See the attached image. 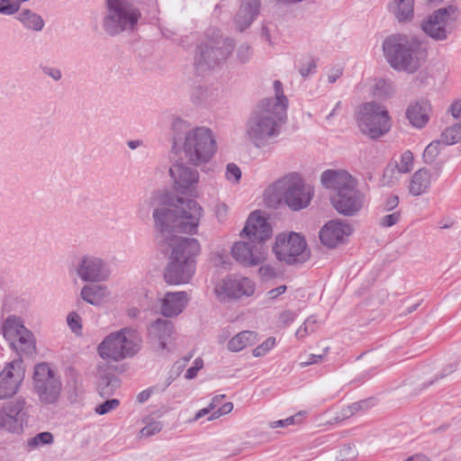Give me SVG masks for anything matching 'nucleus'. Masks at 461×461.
Returning <instances> with one entry per match:
<instances>
[{
	"instance_id": "1",
	"label": "nucleus",
	"mask_w": 461,
	"mask_h": 461,
	"mask_svg": "<svg viewBox=\"0 0 461 461\" xmlns=\"http://www.w3.org/2000/svg\"><path fill=\"white\" fill-rule=\"evenodd\" d=\"M202 213L203 208L196 201L184 198L153 211L156 230L172 247L164 272V279L169 285L186 284L194 275V258L200 252V244L194 238L176 237L175 233H195Z\"/></svg>"
},
{
	"instance_id": "2",
	"label": "nucleus",
	"mask_w": 461,
	"mask_h": 461,
	"mask_svg": "<svg viewBox=\"0 0 461 461\" xmlns=\"http://www.w3.org/2000/svg\"><path fill=\"white\" fill-rule=\"evenodd\" d=\"M275 97L263 99L252 111L246 122V135L258 149L266 147L269 140L279 134V122L286 116L288 100L284 95L283 84L273 83Z\"/></svg>"
},
{
	"instance_id": "3",
	"label": "nucleus",
	"mask_w": 461,
	"mask_h": 461,
	"mask_svg": "<svg viewBox=\"0 0 461 461\" xmlns=\"http://www.w3.org/2000/svg\"><path fill=\"white\" fill-rule=\"evenodd\" d=\"M171 150L183 153L186 162L194 167L207 164L217 151L212 131L207 127L190 129L187 121L174 116L170 123Z\"/></svg>"
},
{
	"instance_id": "4",
	"label": "nucleus",
	"mask_w": 461,
	"mask_h": 461,
	"mask_svg": "<svg viewBox=\"0 0 461 461\" xmlns=\"http://www.w3.org/2000/svg\"><path fill=\"white\" fill-rule=\"evenodd\" d=\"M383 52L388 64L397 71L415 73L426 57L421 42L406 34H392L383 41Z\"/></svg>"
},
{
	"instance_id": "5",
	"label": "nucleus",
	"mask_w": 461,
	"mask_h": 461,
	"mask_svg": "<svg viewBox=\"0 0 461 461\" xmlns=\"http://www.w3.org/2000/svg\"><path fill=\"white\" fill-rule=\"evenodd\" d=\"M312 195V188L304 184L301 176L291 173L266 188L264 201L268 207L276 208L284 200L293 211H299L310 204Z\"/></svg>"
},
{
	"instance_id": "6",
	"label": "nucleus",
	"mask_w": 461,
	"mask_h": 461,
	"mask_svg": "<svg viewBox=\"0 0 461 461\" xmlns=\"http://www.w3.org/2000/svg\"><path fill=\"white\" fill-rule=\"evenodd\" d=\"M234 50L230 38H222L219 30L209 29L205 41L198 47L194 66L199 72L213 69L224 63Z\"/></svg>"
},
{
	"instance_id": "7",
	"label": "nucleus",
	"mask_w": 461,
	"mask_h": 461,
	"mask_svg": "<svg viewBox=\"0 0 461 461\" xmlns=\"http://www.w3.org/2000/svg\"><path fill=\"white\" fill-rule=\"evenodd\" d=\"M103 29L110 36L133 32L140 18V11L128 0H105Z\"/></svg>"
},
{
	"instance_id": "8",
	"label": "nucleus",
	"mask_w": 461,
	"mask_h": 461,
	"mask_svg": "<svg viewBox=\"0 0 461 461\" xmlns=\"http://www.w3.org/2000/svg\"><path fill=\"white\" fill-rule=\"evenodd\" d=\"M141 338L136 330L124 328L109 334L98 346L104 359L120 361L134 356L140 349Z\"/></svg>"
},
{
	"instance_id": "9",
	"label": "nucleus",
	"mask_w": 461,
	"mask_h": 461,
	"mask_svg": "<svg viewBox=\"0 0 461 461\" xmlns=\"http://www.w3.org/2000/svg\"><path fill=\"white\" fill-rule=\"evenodd\" d=\"M357 122L361 132L374 140L386 134L392 127L386 107L376 102H367L360 105Z\"/></svg>"
},
{
	"instance_id": "10",
	"label": "nucleus",
	"mask_w": 461,
	"mask_h": 461,
	"mask_svg": "<svg viewBox=\"0 0 461 461\" xmlns=\"http://www.w3.org/2000/svg\"><path fill=\"white\" fill-rule=\"evenodd\" d=\"M62 387L60 375L48 363H40L34 366L32 389L41 404L57 403L60 398Z\"/></svg>"
},
{
	"instance_id": "11",
	"label": "nucleus",
	"mask_w": 461,
	"mask_h": 461,
	"mask_svg": "<svg viewBox=\"0 0 461 461\" xmlns=\"http://www.w3.org/2000/svg\"><path fill=\"white\" fill-rule=\"evenodd\" d=\"M304 238L299 233H282L276 238L273 251L279 261L288 265L304 262L309 254Z\"/></svg>"
},
{
	"instance_id": "12",
	"label": "nucleus",
	"mask_w": 461,
	"mask_h": 461,
	"mask_svg": "<svg viewBox=\"0 0 461 461\" xmlns=\"http://www.w3.org/2000/svg\"><path fill=\"white\" fill-rule=\"evenodd\" d=\"M1 330L4 337L21 357L32 356L36 352L33 334L24 327L20 319H5Z\"/></svg>"
},
{
	"instance_id": "13",
	"label": "nucleus",
	"mask_w": 461,
	"mask_h": 461,
	"mask_svg": "<svg viewBox=\"0 0 461 461\" xmlns=\"http://www.w3.org/2000/svg\"><path fill=\"white\" fill-rule=\"evenodd\" d=\"M75 271L82 281L92 283L107 281L112 274L110 265L94 255L81 257L75 266Z\"/></svg>"
},
{
	"instance_id": "14",
	"label": "nucleus",
	"mask_w": 461,
	"mask_h": 461,
	"mask_svg": "<svg viewBox=\"0 0 461 461\" xmlns=\"http://www.w3.org/2000/svg\"><path fill=\"white\" fill-rule=\"evenodd\" d=\"M26 418L25 400L22 397L15 398L0 408V429L10 432H20Z\"/></svg>"
},
{
	"instance_id": "15",
	"label": "nucleus",
	"mask_w": 461,
	"mask_h": 461,
	"mask_svg": "<svg viewBox=\"0 0 461 461\" xmlns=\"http://www.w3.org/2000/svg\"><path fill=\"white\" fill-rule=\"evenodd\" d=\"M174 189L182 194H193L199 183L200 175L197 169L183 161L175 162L169 168Z\"/></svg>"
},
{
	"instance_id": "16",
	"label": "nucleus",
	"mask_w": 461,
	"mask_h": 461,
	"mask_svg": "<svg viewBox=\"0 0 461 461\" xmlns=\"http://www.w3.org/2000/svg\"><path fill=\"white\" fill-rule=\"evenodd\" d=\"M255 292V283L249 277L228 276L221 285L215 287V293L221 301L251 296Z\"/></svg>"
},
{
	"instance_id": "17",
	"label": "nucleus",
	"mask_w": 461,
	"mask_h": 461,
	"mask_svg": "<svg viewBox=\"0 0 461 461\" xmlns=\"http://www.w3.org/2000/svg\"><path fill=\"white\" fill-rule=\"evenodd\" d=\"M330 202L339 214L354 216L363 208L365 195L357 188V185H353L339 194H332Z\"/></svg>"
},
{
	"instance_id": "18",
	"label": "nucleus",
	"mask_w": 461,
	"mask_h": 461,
	"mask_svg": "<svg viewBox=\"0 0 461 461\" xmlns=\"http://www.w3.org/2000/svg\"><path fill=\"white\" fill-rule=\"evenodd\" d=\"M454 13L455 8L452 6L438 9L421 23L422 31L436 41L446 40L450 33L447 27Z\"/></svg>"
},
{
	"instance_id": "19",
	"label": "nucleus",
	"mask_w": 461,
	"mask_h": 461,
	"mask_svg": "<svg viewBox=\"0 0 461 461\" xmlns=\"http://www.w3.org/2000/svg\"><path fill=\"white\" fill-rule=\"evenodd\" d=\"M24 378V367L21 358L6 364L0 373V399L11 397L17 393Z\"/></svg>"
},
{
	"instance_id": "20",
	"label": "nucleus",
	"mask_w": 461,
	"mask_h": 461,
	"mask_svg": "<svg viewBox=\"0 0 461 461\" xmlns=\"http://www.w3.org/2000/svg\"><path fill=\"white\" fill-rule=\"evenodd\" d=\"M231 255L237 262L245 267L262 264L267 258V250L263 244L249 241L235 242L231 248Z\"/></svg>"
},
{
	"instance_id": "21",
	"label": "nucleus",
	"mask_w": 461,
	"mask_h": 461,
	"mask_svg": "<svg viewBox=\"0 0 461 461\" xmlns=\"http://www.w3.org/2000/svg\"><path fill=\"white\" fill-rule=\"evenodd\" d=\"M352 232L353 228L349 223L342 220H331L321 227L319 238L325 247L334 249L343 244Z\"/></svg>"
},
{
	"instance_id": "22",
	"label": "nucleus",
	"mask_w": 461,
	"mask_h": 461,
	"mask_svg": "<svg viewBox=\"0 0 461 461\" xmlns=\"http://www.w3.org/2000/svg\"><path fill=\"white\" fill-rule=\"evenodd\" d=\"M245 233L247 237L259 244L268 240L272 235V228L265 217L258 211L253 212L249 216L246 225L241 231V235Z\"/></svg>"
},
{
	"instance_id": "23",
	"label": "nucleus",
	"mask_w": 461,
	"mask_h": 461,
	"mask_svg": "<svg viewBox=\"0 0 461 461\" xmlns=\"http://www.w3.org/2000/svg\"><path fill=\"white\" fill-rule=\"evenodd\" d=\"M321 182L326 189L331 190L332 194H339L357 185L356 179L343 169L325 170L321 176Z\"/></svg>"
},
{
	"instance_id": "24",
	"label": "nucleus",
	"mask_w": 461,
	"mask_h": 461,
	"mask_svg": "<svg viewBox=\"0 0 461 461\" xmlns=\"http://www.w3.org/2000/svg\"><path fill=\"white\" fill-rule=\"evenodd\" d=\"M173 335V323L166 319H157L149 328V338L157 350H169L167 346Z\"/></svg>"
},
{
	"instance_id": "25",
	"label": "nucleus",
	"mask_w": 461,
	"mask_h": 461,
	"mask_svg": "<svg viewBox=\"0 0 461 461\" xmlns=\"http://www.w3.org/2000/svg\"><path fill=\"white\" fill-rule=\"evenodd\" d=\"M158 303L151 296L150 293L146 289H140L134 295L131 306L127 310L128 317H148L149 315L157 314Z\"/></svg>"
},
{
	"instance_id": "26",
	"label": "nucleus",
	"mask_w": 461,
	"mask_h": 461,
	"mask_svg": "<svg viewBox=\"0 0 461 461\" xmlns=\"http://www.w3.org/2000/svg\"><path fill=\"white\" fill-rule=\"evenodd\" d=\"M189 296L186 292H167L159 300L160 313L163 317H177L187 305Z\"/></svg>"
},
{
	"instance_id": "27",
	"label": "nucleus",
	"mask_w": 461,
	"mask_h": 461,
	"mask_svg": "<svg viewBox=\"0 0 461 461\" xmlns=\"http://www.w3.org/2000/svg\"><path fill=\"white\" fill-rule=\"evenodd\" d=\"M260 0H241L235 23L240 32L245 31L259 14Z\"/></svg>"
},
{
	"instance_id": "28",
	"label": "nucleus",
	"mask_w": 461,
	"mask_h": 461,
	"mask_svg": "<svg viewBox=\"0 0 461 461\" xmlns=\"http://www.w3.org/2000/svg\"><path fill=\"white\" fill-rule=\"evenodd\" d=\"M438 177V173L432 174L429 168L418 169L411 176L409 191L412 195L418 196L426 193L431 184Z\"/></svg>"
},
{
	"instance_id": "29",
	"label": "nucleus",
	"mask_w": 461,
	"mask_h": 461,
	"mask_svg": "<svg viewBox=\"0 0 461 461\" xmlns=\"http://www.w3.org/2000/svg\"><path fill=\"white\" fill-rule=\"evenodd\" d=\"M430 104L427 100H420L411 104L406 111V117L415 128L424 127L429 120Z\"/></svg>"
},
{
	"instance_id": "30",
	"label": "nucleus",
	"mask_w": 461,
	"mask_h": 461,
	"mask_svg": "<svg viewBox=\"0 0 461 461\" xmlns=\"http://www.w3.org/2000/svg\"><path fill=\"white\" fill-rule=\"evenodd\" d=\"M30 303L27 295H8L3 302V315H7L6 317H19L26 313Z\"/></svg>"
},
{
	"instance_id": "31",
	"label": "nucleus",
	"mask_w": 461,
	"mask_h": 461,
	"mask_svg": "<svg viewBox=\"0 0 461 461\" xmlns=\"http://www.w3.org/2000/svg\"><path fill=\"white\" fill-rule=\"evenodd\" d=\"M80 295L87 303L98 305L110 295V292L104 285H86L82 287Z\"/></svg>"
},
{
	"instance_id": "32",
	"label": "nucleus",
	"mask_w": 461,
	"mask_h": 461,
	"mask_svg": "<svg viewBox=\"0 0 461 461\" xmlns=\"http://www.w3.org/2000/svg\"><path fill=\"white\" fill-rule=\"evenodd\" d=\"M24 29L33 32H41L45 26L43 18L31 9H23L15 16Z\"/></svg>"
},
{
	"instance_id": "33",
	"label": "nucleus",
	"mask_w": 461,
	"mask_h": 461,
	"mask_svg": "<svg viewBox=\"0 0 461 461\" xmlns=\"http://www.w3.org/2000/svg\"><path fill=\"white\" fill-rule=\"evenodd\" d=\"M98 373L100 376L97 384L99 394L104 398L109 397L120 387L121 382L113 373L102 369H99Z\"/></svg>"
},
{
	"instance_id": "34",
	"label": "nucleus",
	"mask_w": 461,
	"mask_h": 461,
	"mask_svg": "<svg viewBox=\"0 0 461 461\" xmlns=\"http://www.w3.org/2000/svg\"><path fill=\"white\" fill-rule=\"evenodd\" d=\"M257 342V333L250 330H243L230 339L227 348L231 352H240L247 347Z\"/></svg>"
},
{
	"instance_id": "35",
	"label": "nucleus",
	"mask_w": 461,
	"mask_h": 461,
	"mask_svg": "<svg viewBox=\"0 0 461 461\" xmlns=\"http://www.w3.org/2000/svg\"><path fill=\"white\" fill-rule=\"evenodd\" d=\"M414 0H394L389 4V9L400 22L411 20L413 16Z\"/></svg>"
},
{
	"instance_id": "36",
	"label": "nucleus",
	"mask_w": 461,
	"mask_h": 461,
	"mask_svg": "<svg viewBox=\"0 0 461 461\" xmlns=\"http://www.w3.org/2000/svg\"><path fill=\"white\" fill-rule=\"evenodd\" d=\"M461 139V123H456L447 128L440 135V142L444 145H453Z\"/></svg>"
},
{
	"instance_id": "37",
	"label": "nucleus",
	"mask_w": 461,
	"mask_h": 461,
	"mask_svg": "<svg viewBox=\"0 0 461 461\" xmlns=\"http://www.w3.org/2000/svg\"><path fill=\"white\" fill-rule=\"evenodd\" d=\"M413 154L411 150L403 151L399 158V160L395 161V168L401 174H406L413 168Z\"/></svg>"
},
{
	"instance_id": "38",
	"label": "nucleus",
	"mask_w": 461,
	"mask_h": 461,
	"mask_svg": "<svg viewBox=\"0 0 461 461\" xmlns=\"http://www.w3.org/2000/svg\"><path fill=\"white\" fill-rule=\"evenodd\" d=\"M441 144L442 143L440 142V140H437L431 141L426 147V149L423 151V159H424L425 163L430 164L436 159V158L439 154Z\"/></svg>"
},
{
	"instance_id": "39",
	"label": "nucleus",
	"mask_w": 461,
	"mask_h": 461,
	"mask_svg": "<svg viewBox=\"0 0 461 461\" xmlns=\"http://www.w3.org/2000/svg\"><path fill=\"white\" fill-rule=\"evenodd\" d=\"M53 442V435L45 431L38 433L33 438L28 439V446L32 448L38 447L42 445L51 444Z\"/></svg>"
},
{
	"instance_id": "40",
	"label": "nucleus",
	"mask_w": 461,
	"mask_h": 461,
	"mask_svg": "<svg viewBox=\"0 0 461 461\" xmlns=\"http://www.w3.org/2000/svg\"><path fill=\"white\" fill-rule=\"evenodd\" d=\"M316 328V321L313 319H305L303 324L297 329L295 336L298 339H303L309 334L314 332Z\"/></svg>"
},
{
	"instance_id": "41",
	"label": "nucleus",
	"mask_w": 461,
	"mask_h": 461,
	"mask_svg": "<svg viewBox=\"0 0 461 461\" xmlns=\"http://www.w3.org/2000/svg\"><path fill=\"white\" fill-rule=\"evenodd\" d=\"M163 425L160 421L153 420L149 422L140 431V438H149L161 431Z\"/></svg>"
},
{
	"instance_id": "42",
	"label": "nucleus",
	"mask_w": 461,
	"mask_h": 461,
	"mask_svg": "<svg viewBox=\"0 0 461 461\" xmlns=\"http://www.w3.org/2000/svg\"><path fill=\"white\" fill-rule=\"evenodd\" d=\"M225 177L229 182L232 184H238L241 177L240 168L234 163L227 164Z\"/></svg>"
},
{
	"instance_id": "43",
	"label": "nucleus",
	"mask_w": 461,
	"mask_h": 461,
	"mask_svg": "<svg viewBox=\"0 0 461 461\" xmlns=\"http://www.w3.org/2000/svg\"><path fill=\"white\" fill-rule=\"evenodd\" d=\"M329 352H330V348L326 347L322 349L321 353H320V354H311L308 357V359L305 361L300 362L299 366L301 367H306L311 365L320 364L322 361H324V359L326 358V356L328 355Z\"/></svg>"
},
{
	"instance_id": "44",
	"label": "nucleus",
	"mask_w": 461,
	"mask_h": 461,
	"mask_svg": "<svg viewBox=\"0 0 461 461\" xmlns=\"http://www.w3.org/2000/svg\"><path fill=\"white\" fill-rule=\"evenodd\" d=\"M276 344V339L274 337L267 338L263 343L253 349V356L256 357L266 355Z\"/></svg>"
},
{
	"instance_id": "45",
	"label": "nucleus",
	"mask_w": 461,
	"mask_h": 461,
	"mask_svg": "<svg viewBox=\"0 0 461 461\" xmlns=\"http://www.w3.org/2000/svg\"><path fill=\"white\" fill-rule=\"evenodd\" d=\"M119 405L120 401L118 399L107 400L103 403L97 405L95 411L97 414L104 415L113 410H116L119 407Z\"/></svg>"
},
{
	"instance_id": "46",
	"label": "nucleus",
	"mask_w": 461,
	"mask_h": 461,
	"mask_svg": "<svg viewBox=\"0 0 461 461\" xmlns=\"http://www.w3.org/2000/svg\"><path fill=\"white\" fill-rule=\"evenodd\" d=\"M401 218V213L395 211L392 213L386 214L379 219V225L384 228H390L395 225Z\"/></svg>"
},
{
	"instance_id": "47",
	"label": "nucleus",
	"mask_w": 461,
	"mask_h": 461,
	"mask_svg": "<svg viewBox=\"0 0 461 461\" xmlns=\"http://www.w3.org/2000/svg\"><path fill=\"white\" fill-rule=\"evenodd\" d=\"M252 56V50L248 44H241L237 50V58L240 63H247Z\"/></svg>"
},
{
	"instance_id": "48",
	"label": "nucleus",
	"mask_w": 461,
	"mask_h": 461,
	"mask_svg": "<svg viewBox=\"0 0 461 461\" xmlns=\"http://www.w3.org/2000/svg\"><path fill=\"white\" fill-rule=\"evenodd\" d=\"M258 274L264 280H269L276 276V268L270 264L262 265L258 269Z\"/></svg>"
},
{
	"instance_id": "49",
	"label": "nucleus",
	"mask_w": 461,
	"mask_h": 461,
	"mask_svg": "<svg viewBox=\"0 0 461 461\" xmlns=\"http://www.w3.org/2000/svg\"><path fill=\"white\" fill-rule=\"evenodd\" d=\"M203 366V359L201 357H197L194 362V366L186 370L185 377L188 380L194 379L197 375L198 371L201 370Z\"/></svg>"
},
{
	"instance_id": "50",
	"label": "nucleus",
	"mask_w": 461,
	"mask_h": 461,
	"mask_svg": "<svg viewBox=\"0 0 461 461\" xmlns=\"http://www.w3.org/2000/svg\"><path fill=\"white\" fill-rule=\"evenodd\" d=\"M41 71L55 81H59L62 78V72L58 68L44 66L41 67Z\"/></svg>"
},
{
	"instance_id": "51",
	"label": "nucleus",
	"mask_w": 461,
	"mask_h": 461,
	"mask_svg": "<svg viewBox=\"0 0 461 461\" xmlns=\"http://www.w3.org/2000/svg\"><path fill=\"white\" fill-rule=\"evenodd\" d=\"M315 68L316 66L314 61L310 59L300 68L299 72L302 77H306L315 71Z\"/></svg>"
},
{
	"instance_id": "52",
	"label": "nucleus",
	"mask_w": 461,
	"mask_h": 461,
	"mask_svg": "<svg viewBox=\"0 0 461 461\" xmlns=\"http://www.w3.org/2000/svg\"><path fill=\"white\" fill-rule=\"evenodd\" d=\"M154 392H158V385L149 387V389L140 392L137 395L138 402H140V403L145 402L150 397L151 393Z\"/></svg>"
},
{
	"instance_id": "53",
	"label": "nucleus",
	"mask_w": 461,
	"mask_h": 461,
	"mask_svg": "<svg viewBox=\"0 0 461 461\" xmlns=\"http://www.w3.org/2000/svg\"><path fill=\"white\" fill-rule=\"evenodd\" d=\"M295 423V416L288 417L285 420H276L270 423V427L273 429L286 427Z\"/></svg>"
},
{
	"instance_id": "54",
	"label": "nucleus",
	"mask_w": 461,
	"mask_h": 461,
	"mask_svg": "<svg viewBox=\"0 0 461 461\" xmlns=\"http://www.w3.org/2000/svg\"><path fill=\"white\" fill-rule=\"evenodd\" d=\"M68 325L77 335H81L82 321L81 319H67Z\"/></svg>"
},
{
	"instance_id": "55",
	"label": "nucleus",
	"mask_w": 461,
	"mask_h": 461,
	"mask_svg": "<svg viewBox=\"0 0 461 461\" xmlns=\"http://www.w3.org/2000/svg\"><path fill=\"white\" fill-rule=\"evenodd\" d=\"M214 211L218 220L222 221L226 218L228 206L223 203H219L215 205Z\"/></svg>"
},
{
	"instance_id": "56",
	"label": "nucleus",
	"mask_w": 461,
	"mask_h": 461,
	"mask_svg": "<svg viewBox=\"0 0 461 461\" xmlns=\"http://www.w3.org/2000/svg\"><path fill=\"white\" fill-rule=\"evenodd\" d=\"M18 12V7L16 5H1L0 4V14L5 15H12Z\"/></svg>"
},
{
	"instance_id": "57",
	"label": "nucleus",
	"mask_w": 461,
	"mask_h": 461,
	"mask_svg": "<svg viewBox=\"0 0 461 461\" xmlns=\"http://www.w3.org/2000/svg\"><path fill=\"white\" fill-rule=\"evenodd\" d=\"M449 110L452 116L460 120L459 123H461V99L453 103Z\"/></svg>"
},
{
	"instance_id": "58",
	"label": "nucleus",
	"mask_w": 461,
	"mask_h": 461,
	"mask_svg": "<svg viewBox=\"0 0 461 461\" xmlns=\"http://www.w3.org/2000/svg\"><path fill=\"white\" fill-rule=\"evenodd\" d=\"M399 203L398 196L392 195L388 197L384 204V211H392L393 210Z\"/></svg>"
},
{
	"instance_id": "59",
	"label": "nucleus",
	"mask_w": 461,
	"mask_h": 461,
	"mask_svg": "<svg viewBox=\"0 0 461 461\" xmlns=\"http://www.w3.org/2000/svg\"><path fill=\"white\" fill-rule=\"evenodd\" d=\"M342 75V68H333L328 73V81L330 84H333Z\"/></svg>"
},
{
	"instance_id": "60",
	"label": "nucleus",
	"mask_w": 461,
	"mask_h": 461,
	"mask_svg": "<svg viewBox=\"0 0 461 461\" xmlns=\"http://www.w3.org/2000/svg\"><path fill=\"white\" fill-rule=\"evenodd\" d=\"M286 291L285 285H280L268 291L267 295L269 299H276Z\"/></svg>"
},
{
	"instance_id": "61",
	"label": "nucleus",
	"mask_w": 461,
	"mask_h": 461,
	"mask_svg": "<svg viewBox=\"0 0 461 461\" xmlns=\"http://www.w3.org/2000/svg\"><path fill=\"white\" fill-rule=\"evenodd\" d=\"M366 406H367L366 402H354L350 406H348L349 414L352 415V414L357 412L358 411L366 408Z\"/></svg>"
},
{
	"instance_id": "62",
	"label": "nucleus",
	"mask_w": 461,
	"mask_h": 461,
	"mask_svg": "<svg viewBox=\"0 0 461 461\" xmlns=\"http://www.w3.org/2000/svg\"><path fill=\"white\" fill-rule=\"evenodd\" d=\"M203 90H204V89H203L202 86H199V87H197V88L194 91V93H193V95H192V99H193V101H194V103L199 104V103H201V102L203 101Z\"/></svg>"
},
{
	"instance_id": "63",
	"label": "nucleus",
	"mask_w": 461,
	"mask_h": 461,
	"mask_svg": "<svg viewBox=\"0 0 461 461\" xmlns=\"http://www.w3.org/2000/svg\"><path fill=\"white\" fill-rule=\"evenodd\" d=\"M225 398V394H218L215 395L212 402L209 404V409L214 410L217 405L221 403V402Z\"/></svg>"
},
{
	"instance_id": "64",
	"label": "nucleus",
	"mask_w": 461,
	"mask_h": 461,
	"mask_svg": "<svg viewBox=\"0 0 461 461\" xmlns=\"http://www.w3.org/2000/svg\"><path fill=\"white\" fill-rule=\"evenodd\" d=\"M403 461H430V459L426 455L415 454L404 459Z\"/></svg>"
}]
</instances>
